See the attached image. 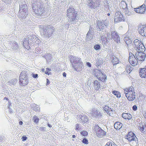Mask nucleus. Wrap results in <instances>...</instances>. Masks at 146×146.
I'll return each mask as SVG.
<instances>
[{
  "mask_svg": "<svg viewBox=\"0 0 146 146\" xmlns=\"http://www.w3.org/2000/svg\"><path fill=\"white\" fill-rule=\"evenodd\" d=\"M142 42L138 39H135L133 41V44L134 48L136 49L137 48L139 47V44L141 43Z\"/></svg>",
  "mask_w": 146,
  "mask_h": 146,
  "instance_id": "28",
  "label": "nucleus"
},
{
  "mask_svg": "<svg viewBox=\"0 0 146 146\" xmlns=\"http://www.w3.org/2000/svg\"><path fill=\"white\" fill-rule=\"evenodd\" d=\"M137 106L136 105H134L132 107V109L134 111H136L137 110Z\"/></svg>",
  "mask_w": 146,
  "mask_h": 146,
  "instance_id": "46",
  "label": "nucleus"
},
{
  "mask_svg": "<svg viewBox=\"0 0 146 146\" xmlns=\"http://www.w3.org/2000/svg\"><path fill=\"white\" fill-rule=\"evenodd\" d=\"M32 6L33 12L36 15L43 16L45 14L44 8L40 2H35L33 3Z\"/></svg>",
  "mask_w": 146,
  "mask_h": 146,
  "instance_id": "1",
  "label": "nucleus"
},
{
  "mask_svg": "<svg viewBox=\"0 0 146 146\" xmlns=\"http://www.w3.org/2000/svg\"><path fill=\"white\" fill-rule=\"evenodd\" d=\"M78 118H80L81 120L82 123L83 124H84L88 122V117L85 115H79L78 116Z\"/></svg>",
  "mask_w": 146,
  "mask_h": 146,
  "instance_id": "19",
  "label": "nucleus"
},
{
  "mask_svg": "<svg viewBox=\"0 0 146 146\" xmlns=\"http://www.w3.org/2000/svg\"><path fill=\"white\" fill-rule=\"evenodd\" d=\"M92 114L96 117L99 118L102 116L100 112L97 110H93L92 111Z\"/></svg>",
  "mask_w": 146,
  "mask_h": 146,
  "instance_id": "20",
  "label": "nucleus"
},
{
  "mask_svg": "<svg viewBox=\"0 0 146 146\" xmlns=\"http://www.w3.org/2000/svg\"><path fill=\"white\" fill-rule=\"evenodd\" d=\"M138 128L140 131L144 134H146V125L141 123L138 125Z\"/></svg>",
  "mask_w": 146,
  "mask_h": 146,
  "instance_id": "13",
  "label": "nucleus"
},
{
  "mask_svg": "<svg viewBox=\"0 0 146 146\" xmlns=\"http://www.w3.org/2000/svg\"><path fill=\"white\" fill-rule=\"evenodd\" d=\"M41 70L42 72H44V68H41Z\"/></svg>",
  "mask_w": 146,
  "mask_h": 146,
  "instance_id": "51",
  "label": "nucleus"
},
{
  "mask_svg": "<svg viewBox=\"0 0 146 146\" xmlns=\"http://www.w3.org/2000/svg\"><path fill=\"white\" fill-rule=\"evenodd\" d=\"M95 131L96 135L98 137H101L105 135L106 132L102 129L100 127L98 126H96L95 128Z\"/></svg>",
  "mask_w": 146,
  "mask_h": 146,
  "instance_id": "10",
  "label": "nucleus"
},
{
  "mask_svg": "<svg viewBox=\"0 0 146 146\" xmlns=\"http://www.w3.org/2000/svg\"><path fill=\"white\" fill-rule=\"evenodd\" d=\"M124 40L127 45L131 44L132 42L131 40L127 37H125Z\"/></svg>",
  "mask_w": 146,
  "mask_h": 146,
  "instance_id": "30",
  "label": "nucleus"
},
{
  "mask_svg": "<svg viewBox=\"0 0 146 146\" xmlns=\"http://www.w3.org/2000/svg\"><path fill=\"white\" fill-rule=\"evenodd\" d=\"M33 119L35 123H37L38 122L39 119L36 116H33Z\"/></svg>",
  "mask_w": 146,
  "mask_h": 146,
  "instance_id": "40",
  "label": "nucleus"
},
{
  "mask_svg": "<svg viewBox=\"0 0 146 146\" xmlns=\"http://www.w3.org/2000/svg\"><path fill=\"white\" fill-rule=\"evenodd\" d=\"M104 146H117V145L113 141H109Z\"/></svg>",
  "mask_w": 146,
  "mask_h": 146,
  "instance_id": "31",
  "label": "nucleus"
},
{
  "mask_svg": "<svg viewBox=\"0 0 146 146\" xmlns=\"http://www.w3.org/2000/svg\"><path fill=\"white\" fill-rule=\"evenodd\" d=\"M36 40H38V42H39V41L38 40H39V39L37 38H36Z\"/></svg>",
  "mask_w": 146,
  "mask_h": 146,
  "instance_id": "57",
  "label": "nucleus"
},
{
  "mask_svg": "<svg viewBox=\"0 0 146 146\" xmlns=\"http://www.w3.org/2000/svg\"><path fill=\"white\" fill-rule=\"evenodd\" d=\"M104 110L107 114L110 116H112L113 114V111L108 106H106L104 108Z\"/></svg>",
  "mask_w": 146,
  "mask_h": 146,
  "instance_id": "16",
  "label": "nucleus"
},
{
  "mask_svg": "<svg viewBox=\"0 0 146 146\" xmlns=\"http://www.w3.org/2000/svg\"><path fill=\"white\" fill-rule=\"evenodd\" d=\"M111 60L113 65L119 63V60L118 59L114 56H111Z\"/></svg>",
  "mask_w": 146,
  "mask_h": 146,
  "instance_id": "24",
  "label": "nucleus"
},
{
  "mask_svg": "<svg viewBox=\"0 0 146 146\" xmlns=\"http://www.w3.org/2000/svg\"><path fill=\"white\" fill-rule=\"evenodd\" d=\"M76 137V136L75 135H72V137L73 138H74Z\"/></svg>",
  "mask_w": 146,
  "mask_h": 146,
  "instance_id": "53",
  "label": "nucleus"
},
{
  "mask_svg": "<svg viewBox=\"0 0 146 146\" xmlns=\"http://www.w3.org/2000/svg\"><path fill=\"white\" fill-rule=\"evenodd\" d=\"M70 59L71 62H72L73 60L72 64L76 70H79L82 69V63L80 60L79 58L72 56Z\"/></svg>",
  "mask_w": 146,
  "mask_h": 146,
  "instance_id": "3",
  "label": "nucleus"
},
{
  "mask_svg": "<svg viewBox=\"0 0 146 146\" xmlns=\"http://www.w3.org/2000/svg\"><path fill=\"white\" fill-rule=\"evenodd\" d=\"M93 87L95 90L98 91L100 88V82L96 80L93 82Z\"/></svg>",
  "mask_w": 146,
  "mask_h": 146,
  "instance_id": "17",
  "label": "nucleus"
},
{
  "mask_svg": "<svg viewBox=\"0 0 146 146\" xmlns=\"http://www.w3.org/2000/svg\"><path fill=\"white\" fill-rule=\"evenodd\" d=\"M145 27L143 26L140 25L138 27V31L139 34L142 36H145L144 29Z\"/></svg>",
  "mask_w": 146,
  "mask_h": 146,
  "instance_id": "23",
  "label": "nucleus"
},
{
  "mask_svg": "<svg viewBox=\"0 0 146 146\" xmlns=\"http://www.w3.org/2000/svg\"><path fill=\"white\" fill-rule=\"evenodd\" d=\"M48 126L49 127H51V125H50L49 124H48Z\"/></svg>",
  "mask_w": 146,
  "mask_h": 146,
  "instance_id": "54",
  "label": "nucleus"
},
{
  "mask_svg": "<svg viewBox=\"0 0 146 146\" xmlns=\"http://www.w3.org/2000/svg\"><path fill=\"white\" fill-rule=\"evenodd\" d=\"M122 126V124L119 122H116L115 123L114 127L116 129H119Z\"/></svg>",
  "mask_w": 146,
  "mask_h": 146,
  "instance_id": "29",
  "label": "nucleus"
},
{
  "mask_svg": "<svg viewBox=\"0 0 146 146\" xmlns=\"http://www.w3.org/2000/svg\"><path fill=\"white\" fill-rule=\"evenodd\" d=\"M96 63L98 66H99L103 63V61L102 58L98 59Z\"/></svg>",
  "mask_w": 146,
  "mask_h": 146,
  "instance_id": "36",
  "label": "nucleus"
},
{
  "mask_svg": "<svg viewBox=\"0 0 146 146\" xmlns=\"http://www.w3.org/2000/svg\"><path fill=\"white\" fill-rule=\"evenodd\" d=\"M76 13L75 12L74 13H72L69 14H68L67 16L71 20L73 21L74 20L76 17Z\"/></svg>",
  "mask_w": 146,
  "mask_h": 146,
  "instance_id": "26",
  "label": "nucleus"
},
{
  "mask_svg": "<svg viewBox=\"0 0 146 146\" xmlns=\"http://www.w3.org/2000/svg\"><path fill=\"white\" fill-rule=\"evenodd\" d=\"M32 77L34 78H36L37 77H38V74H32Z\"/></svg>",
  "mask_w": 146,
  "mask_h": 146,
  "instance_id": "45",
  "label": "nucleus"
},
{
  "mask_svg": "<svg viewBox=\"0 0 146 146\" xmlns=\"http://www.w3.org/2000/svg\"><path fill=\"white\" fill-rule=\"evenodd\" d=\"M112 34L113 36V35H115L116 37V38L115 40V41H116L117 42H119L120 40V38L119 37V35H117V33H116L115 32H113Z\"/></svg>",
  "mask_w": 146,
  "mask_h": 146,
  "instance_id": "35",
  "label": "nucleus"
},
{
  "mask_svg": "<svg viewBox=\"0 0 146 146\" xmlns=\"http://www.w3.org/2000/svg\"><path fill=\"white\" fill-rule=\"evenodd\" d=\"M104 24L105 25V26H106L107 25V23H106Z\"/></svg>",
  "mask_w": 146,
  "mask_h": 146,
  "instance_id": "58",
  "label": "nucleus"
},
{
  "mask_svg": "<svg viewBox=\"0 0 146 146\" xmlns=\"http://www.w3.org/2000/svg\"><path fill=\"white\" fill-rule=\"evenodd\" d=\"M82 142L85 144H88V140L86 138H84L82 141Z\"/></svg>",
  "mask_w": 146,
  "mask_h": 146,
  "instance_id": "41",
  "label": "nucleus"
},
{
  "mask_svg": "<svg viewBox=\"0 0 146 146\" xmlns=\"http://www.w3.org/2000/svg\"><path fill=\"white\" fill-rule=\"evenodd\" d=\"M63 76L66 77V74L65 72H64L63 73Z\"/></svg>",
  "mask_w": 146,
  "mask_h": 146,
  "instance_id": "49",
  "label": "nucleus"
},
{
  "mask_svg": "<svg viewBox=\"0 0 146 146\" xmlns=\"http://www.w3.org/2000/svg\"><path fill=\"white\" fill-rule=\"evenodd\" d=\"M143 51H138L135 54V56L139 61H143L145 58V54Z\"/></svg>",
  "mask_w": 146,
  "mask_h": 146,
  "instance_id": "11",
  "label": "nucleus"
},
{
  "mask_svg": "<svg viewBox=\"0 0 146 146\" xmlns=\"http://www.w3.org/2000/svg\"><path fill=\"white\" fill-rule=\"evenodd\" d=\"M88 83H87V85H88Z\"/></svg>",
  "mask_w": 146,
  "mask_h": 146,
  "instance_id": "59",
  "label": "nucleus"
},
{
  "mask_svg": "<svg viewBox=\"0 0 146 146\" xmlns=\"http://www.w3.org/2000/svg\"><path fill=\"white\" fill-rule=\"evenodd\" d=\"M139 74L141 78H146V66L144 68L140 69Z\"/></svg>",
  "mask_w": 146,
  "mask_h": 146,
  "instance_id": "15",
  "label": "nucleus"
},
{
  "mask_svg": "<svg viewBox=\"0 0 146 146\" xmlns=\"http://www.w3.org/2000/svg\"><path fill=\"white\" fill-rule=\"evenodd\" d=\"M124 93L127 100L133 101L136 99V93L135 89L132 86H130L124 89Z\"/></svg>",
  "mask_w": 146,
  "mask_h": 146,
  "instance_id": "2",
  "label": "nucleus"
},
{
  "mask_svg": "<svg viewBox=\"0 0 146 146\" xmlns=\"http://www.w3.org/2000/svg\"><path fill=\"white\" fill-rule=\"evenodd\" d=\"M125 20L123 15L120 11L117 12L114 17V21L115 23L123 21Z\"/></svg>",
  "mask_w": 146,
  "mask_h": 146,
  "instance_id": "6",
  "label": "nucleus"
},
{
  "mask_svg": "<svg viewBox=\"0 0 146 146\" xmlns=\"http://www.w3.org/2000/svg\"><path fill=\"white\" fill-rule=\"evenodd\" d=\"M75 12L74 8L73 7H70L67 10V14H69L72 13H74Z\"/></svg>",
  "mask_w": 146,
  "mask_h": 146,
  "instance_id": "32",
  "label": "nucleus"
},
{
  "mask_svg": "<svg viewBox=\"0 0 146 146\" xmlns=\"http://www.w3.org/2000/svg\"><path fill=\"white\" fill-rule=\"evenodd\" d=\"M28 78L26 74H21L19 78V84L22 86L27 85L28 84Z\"/></svg>",
  "mask_w": 146,
  "mask_h": 146,
  "instance_id": "5",
  "label": "nucleus"
},
{
  "mask_svg": "<svg viewBox=\"0 0 146 146\" xmlns=\"http://www.w3.org/2000/svg\"><path fill=\"white\" fill-rule=\"evenodd\" d=\"M50 83V82L49 80L47 78L46 79V85H48Z\"/></svg>",
  "mask_w": 146,
  "mask_h": 146,
  "instance_id": "47",
  "label": "nucleus"
},
{
  "mask_svg": "<svg viewBox=\"0 0 146 146\" xmlns=\"http://www.w3.org/2000/svg\"><path fill=\"white\" fill-rule=\"evenodd\" d=\"M145 5L143 4L139 7L135 8V11L137 13L143 14L145 12Z\"/></svg>",
  "mask_w": 146,
  "mask_h": 146,
  "instance_id": "12",
  "label": "nucleus"
},
{
  "mask_svg": "<svg viewBox=\"0 0 146 146\" xmlns=\"http://www.w3.org/2000/svg\"><path fill=\"white\" fill-rule=\"evenodd\" d=\"M86 64L87 65L90 67L91 66V64L89 62H86Z\"/></svg>",
  "mask_w": 146,
  "mask_h": 146,
  "instance_id": "48",
  "label": "nucleus"
},
{
  "mask_svg": "<svg viewBox=\"0 0 146 146\" xmlns=\"http://www.w3.org/2000/svg\"><path fill=\"white\" fill-rule=\"evenodd\" d=\"M112 93L118 98H119L121 96L120 93L118 91L114 90L112 92Z\"/></svg>",
  "mask_w": 146,
  "mask_h": 146,
  "instance_id": "33",
  "label": "nucleus"
},
{
  "mask_svg": "<svg viewBox=\"0 0 146 146\" xmlns=\"http://www.w3.org/2000/svg\"><path fill=\"white\" fill-rule=\"evenodd\" d=\"M122 116L125 119L129 120L132 118L131 115L128 113H123L122 114Z\"/></svg>",
  "mask_w": 146,
  "mask_h": 146,
  "instance_id": "27",
  "label": "nucleus"
},
{
  "mask_svg": "<svg viewBox=\"0 0 146 146\" xmlns=\"http://www.w3.org/2000/svg\"><path fill=\"white\" fill-rule=\"evenodd\" d=\"M94 74L95 76L99 80L103 82H105L107 79L106 76L104 75L98 69H95L94 71Z\"/></svg>",
  "mask_w": 146,
  "mask_h": 146,
  "instance_id": "4",
  "label": "nucleus"
},
{
  "mask_svg": "<svg viewBox=\"0 0 146 146\" xmlns=\"http://www.w3.org/2000/svg\"><path fill=\"white\" fill-rule=\"evenodd\" d=\"M110 15V13H108V14H107V15L108 16H109Z\"/></svg>",
  "mask_w": 146,
  "mask_h": 146,
  "instance_id": "56",
  "label": "nucleus"
},
{
  "mask_svg": "<svg viewBox=\"0 0 146 146\" xmlns=\"http://www.w3.org/2000/svg\"><path fill=\"white\" fill-rule=\"evenodd\" d=\"M19 48V46L18 44L17 43H15L13 45V48L15 49H17Z\"/></svg>",
  "mask_w": 146,
  "mask_h": 146,
  "instance_id": "43",
  "label": "nucleus"
},
{
  "mask_svg": "<svg viewBox=\"0 0 146 146\" xmlns=\"http://www.w3.org/2000/svg\"><path fill=\"white\" fill-rule=\"evenodd\" d=\"M23 122L21 121H20L19 122V124L20 125H22V124H23Z\"/></svg>",
  "mask_w": 146,
  "mask_h": 146,
  "instance_id": "50",
  "label": "nucleus"
},
{
  "mask_svg": "<svg viewBox=\"0 0 146 146\" xmlns=\"http://www.w3.org/2000/svg\"><path fill=\"white\" fill-rule=\"evenodd\" d=\"M101 4L100 0H97L95 2H94L93 1L91 0H89L88 3V6L91 9H95L98 7Z\"/></svg>",
  "mask_w": 146,
  "mask_h": 146,
  "instance_id": "8",
  "label": "nucleus"
},
{
  "mask_svg": "<svg viewBox=\"0 0 146 146\" xmlns=\"http://www.w3.org/2000/svg\"><path fill=\"white\" fill-rule=\"evenodd\" d=\"M94 48L95 49L97 50L100 49V46L99 45L97 44L94 45Z\"/></svg>",
  "mask_w": 146,
  "mask_h": 146,
  "instance_id": "42",
  "label": "nucleus"
},
{
  "mask_svg": "<svg viewBox=\"0 0 146 146\" xmlns=\"http://www.w3.org/2000/svg\"><path fill=\"white\" fill-rule=\"evenodd\" d=\"M28 14V11L27 5H21L20 8L19 14L23 18H25Z\"/></svg>",
  "mask_w": 146,
  "mask_h": 146,
  "instance_id": "7",
  "label": "nucleus"
},
{
  "mask_svg": "<svg viewBox=\"0 0 146 146\" xmlns=\"http://www.w3.org/2000/svg\"><path fill=\"white\" fill-rule=\"evenodd\" d=\"M135 137L134 133L130 131L129 132L127 135V139L129 141H134Z\"/></svg>",
  "mask_w": 146,
  "mask_h": 146,
  "instance_id": "14",
  "label": "nucleus"
},
{
  "mask_svg": "<svg viewBox=\"0 0 146 146\" xmlns=\"http://www.w3.org/2000/svg\"><path fill=\"white\" fill-rule=\"evenodd\" d=\"M89 31L88 33H87V35L88 36V35H89Z\"/></svg>",
  "mask_w": 146,
  "mask_h": 146,
  "instance_id": "55",
  "label": "nucleus"
},
{
  "mask_svg": "<svg viewBox=\"0 0 146 146\" xmlns=\"http://www.w3.org/2000/svg\"><path fill=\"white\" fill-rule=\"evenodd\" d=\"M102 21H98L97 23V26L100 29H103V27L102 26Z\"/></svg>",
  "mask_w": 146,
  "mask_h": 146,
  "instance_id": "34",
  "label": "nucleus"
},
{
  "mask_svg": "<svg viewBox=\"0 0 146 146\" xmlns=\"http://www.w3.org/2000/svg\"><path fill=\"white\" fill-rule=\"evenodd\" d=\"M51 70L50 68H46V70L45 71V73L48 75H49L51 74V72H50Z\"/></svg>",
  "mask_w": 146,
  "mask_h": 146,
  "instance_id": "39",
  "label": "nucleus"
},
{
  "mask_svg": "<svg viewBox=\"0 0 146 146\" xmlns=\"http://www.w3.org/2000/svg\"><path fill=\"white\" fill-rule=\"evenodd\" d=\"M139 47H137L136 50L138 51H143L145 50V48L142 42L140 44H139Z\"/></svg>",
  "mask_w": 146,
  "mask_h": 146,
  "instance_id": "25",
  "label": "nucleus"
},
{
  "mask_svg": "<svg viewBox=\"0 0 146 146\" xmlns=\"http://www.w3.org/2000/svg\"><path fill=\"white\" fill-rule=\"evenodd\" d=\"M27 137H26L25 136H23L22 137V139L23 141H25L27 140Z\"/></svg>",
  "mask_w": 146,
  "mask_h": 146,
  "instance_id": "44",
  "label": "nucleus"
},
{
  "mask_svg": "<svg viewBox=\"0 0 146 146\" xmlns=\"http://www.w3.org/2000/svg\"><path fill=\"white\" fill-rule=\"evenodd\" d=\"M120 7L126 11H125V14L127 13V12L126 13V12H127V5L125 1H122L120 3Z\"/></svg>",
  "mask_w": 146,
  "mask_h": 146,
  "instance_id": "21",
  "label": "nucleus"
},
{
  "mask_svg": "<svg viewBox=\"0 0 146 146\" xmlns=\"http://www.w3.org/2000/svg\"><path fill=\"white\" fill-rule=\"evenodd\" d=\"M4 100H8V99L7 98L5 97L4 98Z\"/></svg>",
  "mask_w": 146,
  "mask_h": 146,
  "instance_id": "52",
  "label": "nucleus"
},
{
  "mask_svg": "<svg viewBox=\"0 0 146 146\" xmlns=\"http://www.w3.org/2000/svg\"><path fill=\"white\" fill-rule=\"evenodd\" d=\"M81 129V127L80 126V124L78 123H77L75 125V130L76 131H78L80 130Z\"/></svg>",
  "mask_w": 146,
  "mask_h": 146,
  "instance_id": "37",
  "label": "nucleus"
},
{
  "mask_svg": "<svg viewBox=\"0 0 146 146\" xmlns=\"http://www.w3.org/2000/svg\"><path fill=\"white\" fill-rule=\"evenodd\" d=\"M129 63L133 66H135L138 64L137 59L132 53L129 54Z\"/></svg>",
  "mask_w": 146,
  "mask_h": 146,
  "instance_id": "9",
  "label": "nucleus"
},
{
  "mask_svg": "<svg viewBox=\"0 0 146 146\" xmlns=\"http://www.w3.org/2000/svg\"><path fill=\"white\" fill-rule=\"evenodd\" d=\"M81 134L83 136H86L88 134V132L85 130H83L80 132Z\"/></svg>",
  "mask_w": 146,
  "mask_h": 146,
  "instance_id": "38",
  "label": "nucleus"
},
{
  "mask_svg": "<svg viewBox=\"0 0 146 146\" xmlns=\"http://www.w3.org/2000/svg\"><path fill=\"white\" fill-rule=\"evenodd\" d=\"M125 71L124 72H126L128 74H129L133 70V68L130 65H127L125 66Z\"/></svg>",
  "mask_w": 146,
  "mask_h": 146,
  "instance_id": "22",
  "label": "nucleus"
},
{
  "mask_svg": "<svg viewBox=\"0 0 146 146\" xmlns=\"http://www.w3.org/2000/svg\"><path fill=\"white\" fill-rule=\"evenodd\" d=\"M23 45L24 47L28 50L31 49L30 46L29 42V39H25L24 40L23 42Z\"/></svg>",
  "mask_w": 146,
  "mask_h": 146,
  "instance_id": "18",
  "label": "nucleus"
}]
</instances>
